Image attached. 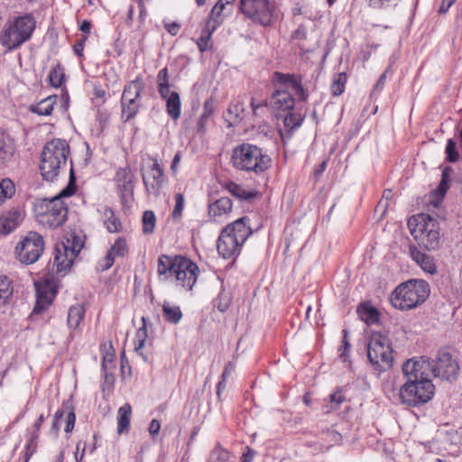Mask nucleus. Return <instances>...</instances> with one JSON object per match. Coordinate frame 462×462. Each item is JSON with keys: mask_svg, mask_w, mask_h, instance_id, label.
<instances>
[{"mask_svg": "<svg viewBox=\"0 0 462 462\" xmlns=\"http://www.w3.org/2000/svg\"><path fill=\"white\" fill-rule=\"evenodd\" d=\"M369 6L379 9L389 5L392 0H367Z\"/></svg>", "mask_w": 462, "mask_h": 462, "instance_id": "nucleus-60", "label": "nucleus"}, {"mask_svg": "<svg viewBox=\"0 0 462 462\" xmlns=\"http://www.w3.org/2000/svg\"><path fill=\"white\" fill-rule=\"evenodd\" d=\"M143 231L144 234H152L154 231L156 217L153 211L145 210L143 214Z\"/></svg>", "mask_w": 462, "mask_h": 462, "instance_id": "nucleus-40", "label": "nucleus"}, {"mask_svg": "<svg viewBox=\"0 0 462 462\" xmlns=\"http://www.w3.org/2000/svg\"><path fill=\"white\" fill-rule=\"evenodd\" d=\"M34 28L35 23L32 16L19 17L4 32L0 41L9 50L15 49L31 38Z\"/></svg>", "mask_w": 462, "mask_h": 462, "instance_id": "nucleus-9", "label": "nucleus"}, {"mask_svg": "<svg viewBox=\"0 0 462 462\" xmlns=\"http://www.w3.org/2000/svg\"><path fill=\"white\" fill-rule=\"evenodd\" d=\"M276 89L273 93L269 105L274 110L290 111L294 106L293 95L304 101L308 94L302 87L301 76L295 74L273 73Z\"/></svg>", "mask_w": 462, "mask_h": 462, "instance_id": "nucleus-2", "label": "nucleus"}, {"mask_svg": "<svg viewBox=\"0 0 462 462\" xmlns=\"http://www.w3.org/2000/svg\"><path fill=\"white\" fill-rule=\"evenodd\" d=\"M132 408L129 403H125L118 409L117 411V433L128 432L130 428Z\"/></svg>", "mask_w": 462, "mask_h": 462, "instance_id": "nucleus-24", "label": "nucleus"}, {"mask_svg": "<svg viewBox=\"0 0 462 462\" xmlns=\"http://www.w3.org/2000/svg\"><path fill=\"white\" fill-rule=\"evenodd\" d=\"M226 189L236 198L241 200H251L257 196V192L254 190H247L241 185L229 181L226 184Z\"/></svg>", "mask_w": 462, "mask_h": 462, "instance_id": "nucleus-28", "label": "nucleus"}, {"mask_svg": "<svg viewBox=\"0 0 462 462\" xmlns=\"http://www.w3.org/2000/svg\"><path fill=\"white\" fill-rule=\"evenodd\" d=\"M45 418L43 414H41L35 423L33 424V432L32 433L31 439L29 443L26 445V458L24 462H28L30 456L33 454L36 448V440L39 437V430Z\"/></svg>", "mask_w": 462, "mask_h": 462, "instance_id": "nucleus-32", "label": "nucleus"}, {"mask_svg": "<svg viewBox=\"0 0 462 462\" xmlns=\"http://www.w3.org/2000/svg\"><path fill=\"white\" fill-rule=\"evenodd\" d=\"M114 262L115 256L111 254L109 252H107L106 255L99 263L102 271H106L110 267H112Z\"/></svg>", "mask_w": 462, "mask_h": 462, "instance_id": "nucleus-52", "label": "nucleus"}, {"mask_svg": "<svg viewBox=\"0 0 462 462\" xmlns=\"http://www.w3.org/2000/svg\"><path fill=\"white\" fill-rule=\"evenodd\" d=\"M229 454L221 447H216L209 456L208 462H228Z\"/></svg>", "mask_w": 462, "mask_h": 462, "instance_id": "nucleus-45", "label": "nucleus"}, {"mask_svg": "<svg viewBox=\"0 0 462 462\" xmlns=\"http://www.w3.org/2000/svg\"><path fill=\"white\" fill-rule=\"evenodd\" d=\"M359 318L366 324H374L379 320V312L368 302L361 303L357 308Z\"/></svg>", "mask_w": 462, "mask_h": 462, "instance_id": "nucleus-26", "label": "nucleus"}, {"mask_svg": "<svg viewBox=\"0 0 462 462\" xmlns=\"http://www.w3.org/2000/svg\"><path fill=\"white\" fill-rule=\"evenodd\" d=\"M17 259L25 264L34 263L39 260L44 250L42 236L36 232H29L16 246Z\"/></svg>", "mask_w": 462, "mask_h": 462, "instance_id": "nucleus-11", "label": "nucleus"}, {"mask_svg": "<svg viewBox=\"0 0 462 462\" xmlns=\"http://www.w3.org/2000/svg\"><path fill=\"white\" fill-rule=\"evenodd\" d=\"M346 79V74L344 72L335 75L330 88L333 96H340L344 92Z\"/></svg>", "mask_w": 462, "mask_h": 462, "instance_id": "nucleus-39", "label": "nucleus"}, {"mask_svg": "<svg viewBox=\"0 0 462 462\" xmlns=\"http://www.w3.org/2000/svg\"><path fill=\"white\" fill-rule=\"evenodd\" d=\"M430 366V359L421 356L419 360H407L402 365L406 383L401 387L399 396L402 403L417 406L428 402L434 394L435 386L424 371Z\"/></svg>", "mask_w": 462, "mask_h": 462, "instance_id": "nucleus-1", "label": "nucleus"}, {"mask_svg": "<svg viewBox=\"0 0 462 462\" xmlns=\"http://www.w3.org/2000/svg\"><path fill=\"white\" fill-rule=\"evenodd\" d=\"M181 257L177 255L174 257L162 254L158 259V269L157 273L161 275H173L175 268H177V260Z\"/></svg>", "mask_w": 462, "mask_h": 462, "instance_id": "nucleus-25", "label": "nucleus"}, {"mask_svg": "<svg viewBox=\"0 0 462 462\" xmlns=\"http://www.w3.org/2000/svg\"><path fill=\"white\" fill-rule=\"evenodd\" d=\"M241 244L231 234L230 228H224L217 240V252L225 259L230 258L240 251Z\"/></svg>", "mask_w": 462, "mask_h": 462, "instance_id": "nucleus-16", "label": "nucleus"}, {"mask_svg": "<svg viewBox=\"0 0 462 462\" xmlns=\"http://www.w3.org/2000/svg\"><path fill=\"white\" fill-rule=\"evenodd\" d=\"M214 113V102L212 98L207 99L203 106V113L201 116H205L209 118Z\"/></svg>", "mask_w": 462, "mask_h": 462, "instance_id": "nucleus-53", "label": "nucleus"}, {"mask_svg": "<svg viewBox=\"0 0 462 462\" xmlns=\"http://www.w3.org/2000/svg\"><path fill=\"white\" fill-rule=\"evenodd\" d=\"M160 430H161V423L158 420L156 419H152V421L150 422V425H149V433L151 434V436L152 438H154L155 436H157L160 432Z\"/></svg>", "mask_w": 462, "mask_h": 462, "instance_id": "nucleus-54", "label": "nucleus"}, {"mask_svg": "<svg viewBox=\"0 0 462 462\" xmlns=\"http://www.w3.org/2000/svg\"><path fill=\"white\" fill-rule=\"evenodd\" d=\"M63 416H64L63 409H59L54 414L52 425H51V428L50 430L51 433H52L54 436L58 435V432L60 429V420L63 418Z\"/></svg>", "mask_w": 462, "mask_h": 462, "instance_id": "nucleus-49", "label": "nucleus"}, {"mask_svg": "<svg viewBox=\"0 0 462 462\" xmlns=\"http://www.w3.org/2000/svg\"><path fill=\"white\" fill-rule=\"evenodd\" d=\"M232 200L227 197H222L208 205V216L217 219L228 215L232 210Z\"/></svg>", "mask_w": 462, "mask_h": 462, "instance_id": "nucleus-19", "label": "nucleus"}, {"mask_svg": "<svg viewBox=\"0 0 462 462\" xmlns=\"http://www.w3.org/2000/svg\"><path fill=\"white\" fill-rule=\"evenodd\" d=\"M241 13L254 23L269 25L273 16L274 7L270 0H240Z\"/></svg>", "mask_w": 462, "mask_h": 462, "instance_id": "nucleus-12", "label": "nucleus"}, {"mask_svg": "<svg viewBox=\"0 0 462 462\" xmlns=\"http://www.w3.org/2000/svg\"><path fill=\"white\" fill-rule=\"evenodd\" d=\"M143 181L149 194L159 195L164 182V172L156 160H154L150 171L146 174H143Z\"/></svg>", "mask_w": 462, "mask_h": 462, "instance_id": "nucleus-17", "label": "nucleus"}, {"mask_svg": "<svg viewBox=\"0 0 462 462\" xmlns=\"http://www.w3.org/2000/svg\"><path fill=\"white\" fill-rule=\"evenodd\" d=\"M69 145L63 139H52L43 147L41 154L40 171L47 181H53L61 167L66 165Z\"/></svg>", "mask_w": 462, "mask_h": 462, "instance_id": "nucleus-4", "label": "nucleus"}, {"mask_svg": "<svg viewBox=\"0 0 462 462\" xmlns=\"http://www.w3.org/2000/svg\"><path fill=\"white\" fill-rule=\"evenodd\" d=\"M116 180L118 181V188L123 197L131 195L134 190V175L130 169H120L116 172Z\"/></svg>", "mask_w": 462, "mask_h": 462, "instance_id": "nucleus-21", "label": "nucleus"}, {"mask_svg": "<svg viewBox=\"0 0 462 462\" xmlns=\"http://www.w3.org/2000/svg\"><path fill=\"white\" fill-rule=\"evenodd\" d=\"M86 443H81V441L77 443L76 452H75V460L76 462H80L83 459L84 452H85Z\"/></svg>", "mask_w": 462, "mask_h": 462, "instance_id": "nucleus-55", "label": "nucleus"}, {"mask_svg": "<svg viewBox=\"0 0 462 462\" xmlns=\"http://www.w3.org/2000/svg\"><path fill=\"white\" fill-rule=\"evenodd\" d=\"M63 408H65L66 410L69 411V412L67 414V418H66L65 431L70 432L73 430L74 426H75L76 415H75L72 406L69 402L63 403Z\"/></svg>", "mask_w": 462, "mask_h": 462, "instance_id": "nucleus-47", "label": "nucleus"}, {"mask_svg": "<svg viewBox=\"0 0 462 462\" xmlns=\"http://www.w3.org/2000/svg\"><path fill=\"white\" fill-rule=\"evenodd\" d=\"M82 244L79 238L72 236V239H67L56 245L53 266H56V272H66L72 265L77 254L80 252Z\"/></svg>", "mask_w": 462, "mask_h": 462, "instance_id": "nucleus-13", "label": "nucleus"}, {"mask_svg": "<svg viewBox=\"0 0 462 462\" xmlns=\"http://www.w3.org/2000/svg\"><path fill=\"white\" fill-rule=\"evenodd\" d=\"M452 171V169L450 167L444 168L441 175V181L437 189V192L439 195L443 198L447 192V190L449 188V175Z\"/></svg>", "mask_w": 462, "mask_h": 462, "instance_id": "nucleus-43", "label": "nucleus"}, {"mask_svg": "<svg viewBox=\"0 0 462 462\" xmlns=\"http://www.w3.org/2000/svg\"><path fill=\"white\" fill-rule=\"evenodd\" d=\"M430 294L429 284L422 280H411L400 284L392 293L390 300L398 310L416 308L426 300Z\"/></svg>", "mask_w": 462, "mask_h": 462, "instance_id": "nucleus-5", "label": "nucleus"}, {"mask_svg": "<svg viewBox=\"0 0 462 462\" xmlns=\"http://www.w3.org/2000/svg\"><path fill=\"white\" fill-rule=\"evenodd\" d=\"M169 87H170L169 84L158 86V91H159L161 97L166 100H167L168 97L171 95Z\"/></svg>", "mask_w": 462, "mask_h": 462, "instance_id": "nucleus-64", "label": "nucleus"}, {"mask_svg": "<svg viewBox=\"0 0 462 462\" xmlns=\"http://www.w3.org/2000/svg\"><path fill=\"white\" fill-rule=\"evenodd\" d=\"M218 305H217V309L224 312L226 310H227L228 306H229V303H230V297L227 293H220L219 296H218Z\"/></svg>", "mask_w": 462, "mask_h": 462, "instance_id": "nucleus-51", "label": "nucleus"}, {"mask_svg": "<svg viewBox=\"0 0 462 462\" xmlns=\"http://www.w3.org/2000/svg\"><path fill=\"white\" fill-rule=\"evenodd\" d=\"M143 88V82L138 79L125 86L121 97V118L125 122L137 115L141 107V92Z\"/></svg>", "mask_w": 462, "mask_h": 462, "instance_id": "nucleus-10", "label": "nucleus"}, {"mask_svg": "<svg viewBox=\"0 0 462 462\" xmlns=\"http://www.w3.org/2000/svg\"><path fill=\"white\" fill-rule=\"evenodd\" d=\"M184 208V197L181 193H177L175 195V207L172 211V217L177 218L182 213Z\"/></svg>", "mask_w": 462, "mask_h": 462, "instance_id": "nucleus-50", "label": "nucleus"}, {"mask_svg": "<svg viewBox=\"0 0 462 462\" xmlns=\"http://www.w3.org/2000/svg\"><path fill=\"white\" fill-rule=\"evenodd\" d=\"M343 334H344V337H343V340H342V343H343V351L341 353V357L343 358V361L345 362L346 360V352H348L349 348H350V343L349 341L347 340V330L346 329H344L343 330Z\"/></svg>", "mask_w": 462, "mask_h": 462, "instance_id": "nucleus-57", "label": "nucleus"}, {"mask_svg": "<svg viewBox=\"0 0 462 462\" xmlns=\"http://www.w3.org/2000/svg\"><path fill=\"white\" fill-rule=\"evenodd\" d=\"M226 5L219 0L217 2V4L213 6L209 21L208 22V25L210 26L211 22H213L212 30L214 31L217 25H219L222 23V19H220L221 13L225 10Z\"/></svg>", "mask_w": 462, "mask_h": 462, "instance_id": "nucleus-38", "label": "nucleus"}, {"mask_svg": "<svg viewBox=\"0 0 462 462\" xmlns=\"http://www.w3.org/2000/svg\"><path fill=\"white\" fill-rule=\"evenodd\" d=\"M302 117L300 114L289 113L284 116V126L290 130L299 127L302 123Z\"/></svg>", "mask_w": 462, "mask_h": 462, "instance_id": "nucleus-44", "label": "nucleus"}, {"mask_svg": "<svg viewBox=\"0 0 462 462\" xmlns=\"http://www.w3.org/2000/svg\"><path fill=\"white\" fill-rule=\"evenodd\" d=\"M108 252L115 257H124L128 253L126 240L124 237H118Z\"/></svg>", "mask_w": 462, "mask_h": 462, "instance_id": "nucleus-42", "label": "nucleus"}, {"mask_svg": "<svg viewBox=\"0 0 462 462\" xmlns=\"http://www.w3.org/2000/svg\"><path fill=\"white\" fill-rule=\"evenodd\" d=\"M14 154V147L4 132H0V167L6 163Z\"/></svg>", "mask_w": 462, "mask_h": 462, "instance_id": "nucleus-31", "label": "nucleus"}, {"mask_svg": "<svg viewBox=\"0 0 462 462\" xmlns=\"http://www.w3.org/2000/svg\"><path fill=\"white\" fill-rule=\"evenodd\" d=\"M367 356L374 369L386 371L393 362L392 343L381 332H373L367 345Z\"/></svg>", "mask_w": 462, "mask_h": 462, "instance_id": "nucleus-8", "label": "nucleus"}, {"mask_svg": "<svg viewBox=\"0 0 462 462\" xmlns=\"http://www.w3.org/2000/svg\"><path fill=\"white\" fill-rule=\"evenodd\" d=\"M64 189L59 196L52 199H38L34 204V213L37 222L47 228L55 229L61 226L68 217V207L61 199L70 196L74 190Z\"/></svg>", "mask_w": 462, "mask_h": 462, "instance_id": "nucleus-3", "label": "nucleus"}, {"mask_svg": "<svg viewBox=\"0 0 462 462\" xmlns=\"http://www.w3.org/2000/svg\"><path fill=\"white\" fill-rule=\"evenodd\" d=\"M85 315V310L82 305L71 306L68 312V325L70 328H77Z\"/></svg>", "mask_w": 462, "mask_h": 462, "instance_id": "nucleus-33", "label": "nucleus"}, {"mask_svg": "<svg viewBox=\"0 0 462 462\" xmlns=\"http://www.w3.org/2000/svg\"><path fill=\"white\" fill-rule=\"evenodd\" d=\"M209 118L205 116H200L197 124V133L199 134H204L206 132L207 124Z\"/></svg>", "mask_w": 462, "mask_h": 462, "instance_id": "nucleus-56", "label": "nucleus"}, {"mask_svg": "<svg viewBox=\"0 0 462 462\" xmlns=\"http://www.w3.org/2000/svg\"><path fill=\"white\" fill-rule=\"evenodd\" d=\"M13 292L12 281L5 275H0V306L8 302L13 296Z\"/></svg>", "mask_w": 462, "mask_h": 462, "instance_id": "nucleus-34", "label": "nucleus"}, {"mask_svg": "<svg viewBox=\"0 0 462 462\" xmlns=\"http://www.w3.org/2000/svg\"><path fill=\"white\" fill-rule=\"evenodd\" d=\"M165 30L172 36L177 35L180 30V24L177 23H170L165 24Z\"/></svg>", "mask_w": 462, "mask_h": 462, "instance_id": "nucleus-63", "label": "nucleus"}, {"mask_svg": "<svg viewBox=\"0 0 462 462\" xmlns=\"http://www.w3.org/2000/svg\"><path fill=\"white\" fill-rule=\"evenodd\" d=\"M392 196H393L392 189L384 190L383 194V199L378 203V207H382L383 208H386L387 206H388V202L387 201L392 198Z\"/></svg>", "mask_w": 462, "mask_h": 462, "instance_id": "nucleus-61", "label": "nucleus"}, {"mask_svg": "<svg viewBox=\"0 0 462 462\" xmlns=\"http://www.w3.org/2000/svg\"><path fill=\"white\" fill-rule=\"evenodd\" d=\"M430 366H425L424 371H431L435 377L448 381L457 378L459 365L456 359L447 351H439L436 361H430Z\"/></svg>", "mask_w": 462, "mask_h": 462, "instance_id": "nucleus-14", "label": "nucleus"}, {"mask_svg": "<svg viewBox=\"0 0 462 462\" xmlns=\"http://www.w3.org/2000/svg\"><path fill=\"white\" fill-rule=\"evenodd\" d=\"M162 312L165 319L171 324L179 323L182 318V312L178 306H170L164 303L162 305Z\"/></svg>", "mask_w": 462, "mask_h": 462, "instance_id": "nucleus-36", "label": "nucleus"}, {"mask_svg": "<svg viewBox=\"0 0 462 462\" xmlns=\"http://www.w3.org/2000/svg\"><path fill=\"white\" fill-rule=\"evenodd\" d=\"M50 84L54 88H59L62 85L65 79L64 69L60 64L54 66L49 73Z\"/></svg>", "mask_w": 462, "mask_h": 462, "instance_id": "nucleus-37", "label": "nucleus"}, {"mask_svg": "<svg viewBox=\"0 0 462 462\" xmlns=\"http://www.w3.org/2000/svg\"><path fill=\"white\" fill-rule=\"evenodd\" d=\"M20 217V211L14 208L0 217V233L7 235L14 230L18 226Z\"/></svg>", "mask_w": 462, "mask_h": 462, "instance_id": "nucleus-22", "label": "nucleus"}, {"mask_svg": "<svg viewBox=\"0 0 462 462\" xmlns=\"http://www.w3.org/2000/svg\"><path fill=\"white\" fill-rule=\"evenodd\" d=\"M410 254L411 258L427 273L433 274L437 272L436 264L433 261V258L420 252L415 246L410 247Z\"/></svg>", "mask_w": 462, "mask_h": 462, "instance_id": "nucleus-20", "label": "nucleus"}, {"mask_svg": "<svg viewBox=\"0 0 462 462\" xmlns=\"http://www.w3.org/2000/svg\"><path fill=\"white\" fill-rule=\"evenodd\" d=\"M447 160L449 162H456L458 160V152L457 150V143L448 139L446 146Z\"/></svg>", "mask_w": 462, "mask_h": 462, "instance_id": "nucleus-48", "label": "nucleus"}, {"mask_svg": "<svg viewBox=\"0 0 462 462\" xmlns=\"http://www.w3.org/2000/svg\"><path fill=\"white\" fill-rule=\"evenodd\" d=\"M233 166L240 171L261 173L271 165V158L263 154L262 150L251 143H242L233 150Z\"/></svg>", "mask_w": 462, "mask_h": 462, "instance_id": "nucleus-6", "label": "nucleus"}, {"mask_svg": "<svg viewBox=\"0 0 462 462\" xmlns=\"http://www.w3.org/2000/svg\"><path fill=\"white\" fill-rule=\"evenodd\" d=\"M199 268L195 263L181 256L177 260V268L173 274L179 283L189 290H191L197 281Z\"/></svg>", "mask_w": 462, "mask_h": 462, "instance_id": "nucleus-15", "label": "nucleus"}, {"mask_svg": "<svg viewBox=\"0 0 462 462\" xmlns=\"http://www.w3.org/2000/svg\"><path fill=\"white\" fill-rule=\"evenodd\" d=\"M388 72V70H385L379 78V79L377 80L375 86L374 87V89H373V92H372V95H374L375 92L377 91H381L382 88H383V85H384V82H385V79H386V73Z\"/></svg>", "mask_w": 462, "mask_h": 462, "instance_id": "nucleus-62", "label": "nucleus"}, {"mask_svg": "<svg viewBox=\"0 0 462 462\" xmlns=\"http://www.w3.org/2000/svg\"><path fill=\"white\" fill-rule=\"evenodd\" d=\"M142 320H143V327L141 328H139L136 332L137 343L134 346L135 351H139L140 349H142L143 347L145 339L147 337L146 319H145V318H143Z\"/></svg>", "mask_w": 462, "mask_h": 462, "instance_id": "nucleus-46", "label": "nucleus"}, {"mask_svg": "<svg viewBox=\"0 0 462 462\" xmlns=\"http://www.w3.org/2000/svg\"><path fill=\"white\" fill-rule=\"evenodd\" d=\"M57 101V96H50L42 101H40L38 104L32 106L30 107V110L32 113H35L40 116H50L53 110L54 105Z\"/></svg>", "mask_w": 462, "mask_h": 462, "instance_id": "nucleus-29", "label": "nucleus"}, {"mask_svg": "<svg viewBox=\"0 0 462 462\" xmlns=\"http://www.w3.org/2000/svg\"><path fill=\"white\" fill-rule=\"evenodd\" d=\"M408 226L419 245L430 251L439 248V227L435 218L430 215L420 214L409 219Z\"/></svg>", "mask_w": 462, "mask_h": 462, "instance_id": "nucleus-7", "label": "nucleus"}, {"mask_svg": "<svg viewBox=\"0 0 462 462\" xmlns=\"http://www.w3.org/2000/svg\"><path fill=\"white\" fill-rule=\"evenodd\" d=\"M55 296V291L51 289H42L38 291L37 300L32 314H41L52 302Z\"/></svg>", "mask_w": 462, "mask_h": 462, "instance_id": "nucleus-23", "label": "nucleus"}, {"mask_svg": "<svg viewBox=\"0 0 462 462\" xmlns=\"http://www.w3.org/2000/svg\"><path fill=\"white\" fill-rule=\"evenodd\" d=\"M102 217L104 225L108 232L116 233L122 228L121 222L117 217H116L114 211L107 207H105L102 210Z\"/></svg>", "mask_w": 462, "mask_h": 462, "instance_id": "nucleus-27", "label": "nucleus"}, {"mask_svg": "<svg viewBox=\"0 0 462 462\" xmlns=\"http://www.w3.org/2000/svg\"><path fill=\"white\" fill-rule=\"evenodd\" d=\"M180 95L173 91L166 100V111L172 120H177L180 116Z\"/></svg>", "mask_w": 462, "mask_h": 462, "instance_id": "nucleus-30", "label": "nucleus"}, {"mask_svg": "<svg viewBox=\"0 0 462 462\" xmlns=\"http://www.w3.org/2000/svg\"><path fill=\"white\" fill-rule=\"evenodd\" d=\"M14 185L9 179H4L0 181V204L6 199L11 198L14 194Z\"/></svg>", "mask_w": 462, "mask_h": 462, "instance_id": "nucleus-41", "label": "nucleus"}, {"mask_svg": "<svg viewBox=\"0 0 462 462\" xmlns=\"http://www.w3.org/2000/svg\"><path fill=\"white\" fill-rule=\"evenodd\" d=\"M87 39L88 35H83L82 38L73 46V50L79 57H81L83 55L82 52L84 49V42Z\"/></svg>", "mask_w": 462, "mask_h": 462, "instance_id": "nucleus-59", "label": "nucleus"}, {"mask_svg": "<svg viewBox=\"0 0 462 462\" xmlns=\"http://www.w3.org/2000/svg\"><path fill=\"white\" fill-rule=\"evenodd\" d=\"M345 396L340 389L328 396V400L323 406V412L329 413L339 408V405L345 401Z\"/></svg>", "mask_w": 462, "mask_h": 462, "instance_id": "nucleus-35", "label": "nucleus"}, {"mask_svg": "<svg viewBox=\"0 0 462 462\" xmlns=\"http://www.w3.org/2000/svg\"><path fill=\"white\" fill-rule=\"evenodd\" d=\"M249 222L250 219L248 217H243L236 219L232 224L227 225L225 228H230L232 236L237 238V240L244 245V243L252 234Z\"/></svg>", "mask_w": 462, "mask_h": 462, "instance_id": "nucleus-18", "label": "nucleus"}, {"mask_svg": "<svg viewBox=\"0 0 462 462\" xmlns=\"http://www.w3.org/2000/svg\"><path fill=\"white\" fill-rule=\"evenodd\" d=\"M157 82L158 86L169 84L167 68H164L159 71L157 76Z\"/></svg>", "mask_w": 462, "mask_h": 462, "instance_id": "nucleus-58", "label": "nucleus"}]
</instances>
